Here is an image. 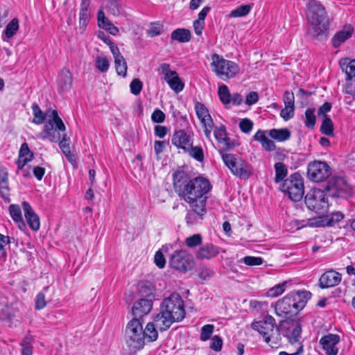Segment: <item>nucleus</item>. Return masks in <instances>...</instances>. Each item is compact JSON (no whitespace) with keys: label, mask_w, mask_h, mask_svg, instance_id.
I'll use <instances>...</instances> for the list:
<instances>
[{"label":"nucleus","mask_w":355,"mask_h":355,"mask_svg":"<svg viewBox=\"0 0 355 355\" xmlns=\"http://www.w3.org/2000/svg\"><path fill=\"white\" fill-rule=\"evenodd\" d=\"M114 64L117 74L123 77L126 76L128 67L124 58L115 60Z\"/></svg>","instance_id":"49530a36"},{"label":"nucleus","mask_w":355,"mask_h":355,"mask_svg":"<svg viewBox=\"0 0 355 355\" xmlns=\"http://www.w3.org/2000/svg\"><path fill=\"white\" fill-rule=\"evenodd\" d=\"M138 292L142 297L152 298L155 297V286L149 281H141L138 284Z\"/></svg>","instance_id":"cd10ccee"},{"label":"nucleus","mask_w":355,"mask_h":355,"mask_svg":"<svg viewBox=\"0 0 355 355\" xmlns=\"http://www.w3.org/2000/svg\"><path fill=\"white\" fill-rule=\"evenodd\" d=\"M343 218L344 214L342 212L337 211L332 213L331 215L325 216L326 226H333L340 221Z\"/></svg>","instance_id":"a18cd8bd"},{"label":"nucleus","mask_w":355,"mask_h":355,"mask_svg":"<svg viewBox=\"0 0 355 355\" xmlns=\"http://www.w3.org/2000/svg\"><path fill=\"white\" fill-rule=\"evenodd\" d=\"M306 8V18L311 26L309 35L318 40L327 38L329 18L324 6L319 1L309 0Z\"/></svg>","instance_id":"f03ea898"},{"label":"nucleus","mask_w":355,"mask_h":355,"mask_svg":"<svg viewBox=\"0 0 355 355\" xmlns=\"http://www.w3.org/2000/svg\"><path fill=\"white\" fill-rule=\"evenodd\" d=\"M165 114L159 109H156L151 115V120L154 123H160L165 120Z\"/></svg>","instance_id":"69168bd1"},{"label":"nucleus","mask_w":355,"mask_h":355,"mask_svg":"<svg viewBox=\"0 0 355 355\" xmlns=\"http://www.w3.org/2000/svg\"><path fill=\"white\" fill-rule=\"evenodd\" d=\"M311 293L307 291H298L287 294L277 302L275 313L279 316L295 315L306 306Z\"/></svg>","instance_id":"7ed1b4c3"},{"label":"nucleus","mask_w":355,"mask_h":355,"mask_svg":"<svg viewBox=\"0 0 355 355\" xmlns=\"http://www.w3.org/2000/svg\"><path fill=\"white\" fill-rule=\"evenodd\" d=\"M159 327L157 324L156 321V315L153 318V322H148L145 329H143L144 332V340L145 338H147L148 341H155L158 338V331Z\"/></svg>","instance_id":"c85d7f7f"},{"label":"nucleus","mask_w":355,"mask_h":355,"mask_svg":"<svg viewBox=\"0 0 355 355\" xmlns=\"http://www.w3.org/2000/svg\"><path fill=\"white\" fill-rule=\"evenodd\" d=\"M169 265L180 272L191 270L194 266L193 256L185 250H175L171 256Z\"/></svg>","instance_id":"4468645a"},{"label":"nucleus","mask_w":355,"mask_h":355,"mask_svg":"<svg viewBox=\"0 0 355 355\" xmlns=\"http://www.w3.org/2000/svg\"><path fill=\"white\" fill-rule=\"evenodd\" d=\"M80 26L85 27L90 18V12L89 10H80Z\"/></svg>","instance_id":"774afa93"},{"label":"nucleus","mask_w":355,"mask_h":355,"mask_svg":"<svg viewBox=\"0 0 355 355\" xmlns=\"http://www.w3.org/2000/svg\"><path fill=\"white\" fill-rule=\"evenodd\" d=\"M252 5H241L236 8L232 10L229 16L232 18L241 17L246 16L251 10Z\"/></svg>","instance_id":"e433bc0d"},{"label":"nucleus","mask_w":355,"mask_h":355,"mask_svg":"<svg viewBox=\"0 0 355 355\" xmlns=\"http://www.w3.org/2000/svg\"><path fill=\"white\" fill-rule=\"evenodd\" d=\"M342 275L334 270L324 272L319 279V286L321 288H329L337 286L341 281Z\"/></svg>","instance_id":"aec40b11"},{"label":"nucleus","mask_w":355,"mask_h":355,"mask_svg":"<svg viewBox=\"0 0 355 355\" xmlns=\"http://www.w3.org/2000/svg\"><path fill=\"white\" fill-rule=\"evenodd\" d=\"M218 96L220 98V100L224 103V104H228L231 102V94L229 92L228 87L223 85L218 87Z\"/></svg>","instance_id":"37998d69"},{"label":"nucleus","mask_w":355,"mask_h":355,"mask_svg":"<svg viewBox=\"0 0 355 355\" xmlns=\"http://www.w3.org/2000/svg\"><path fill=\"white\" fill-rule=\"evenodd\" d=\"M277 330H279L291 343H295L297 346V350L294 352H280L279 355H300L303 352V345L299 342L302 327L298 320L288 317L279 322Z\"/></svg>","instance_id":"39448f33"},{"label":"nucleus","mask_w":355,"mask_h":355,"mask_svg":"<svg viewBox=\"0 0 355 355\" xmlns=\"http://www.w3.org/2000/svg\"><path fill=\"white\" fill-rule=\"evenodd\" d=\"M279 326V324L277 325L275 318L269 315L265 316L263 320L254 322L252 324V329L259 331L267 343L270 341L276 343L274 340H277V338L275 335L277 333L282 334L279 330H277Z\"/></svg>","instance_id":"f8f14e48"},{"label":"nucleus","mask_w":355,"mask_h":355,"mask_svg":"<svg viewBox=\"0 0 355 355\" xmlns=\"http://www.w3.org/2000/svg\"><path fill=\"white\" fill-rule=\"evenodd\" d=\"M184 152L188 153L190 157L195 159L196 161L199 162H202L204 161V152L202 147L200 146H193L192 144L191 147L188 148V150Z\"/></svg>","instance_id":"c9c22d12"},{"label":"nucleus","mask_w":355,"mask_h":355,"mask_svg":"<svg viewBox=\"0 0 355 355\" xmlns=\"http://www.w3.org/2000/svg\"><path fill=\"white\" fill-rule=\"evenodd\" d=\"M263 259L261 257H256L251 256H246L240 260V262H243L245 264L250 266H259L263 263Z\"/></svg>","instance_id":"6e6d98bb"},{"label":"nucleus","mask_w":355,"mask_h":355,"mask_svg":"<svg viewBox=\"0 0 355 355\" xmlns=\"http://www.w3.org/2000/svg\"><path fill=\"white\" fill-rule=\"evenodd\" d=\"M184 301L178 293H171L160 305L159 312L156 315L157 324L160 331H165L177 322L185 317Z\"/></svg>","instance_id":"f257e3e1"},{"label":"nucleus","mask_w":355,"mask_h":355,"mask_svg":"<svg viewBox=\"0 0 355 355\" xmlns=\"http://www.w3.org/2000/svg\"><path fill=\"white\" fill-rule=\"evenodd\" d=\"M287 283V282H284L270 288L267 293L268 295L272 297L279 296L285 291Z\"/></svg>","instance_id":"09e8293b"},{"label":"nucleus","mask_w":355,"mask_h":355,"mask_svg":"<svg viewBox=\"0 0 355 355\" xmlns=\"http://www.w3.org/2000/svg\"><path fill=\"white\" fill-rule=\"evenodd\" d=\"M320 132L322 134L329 137L334 135V123L327 115H324L323 117L322 123L320 126Z\"/></svg>","instance_id":"f704fd0d"},{"label":"nucleus","mask_w":355,"mask_h":355,"mask_svg":"<svg viewBox=\"0 0 355 355\" xmlns=\"http://www.w3.org/2000/svg\"><path fill=\"white\" fill-rule=\"evenodd\" d=\"M344 92L352 98H355V80H353V78L346 77Z\"/></svg>","instance_id":"603ef678"},{"label":"nucleus","mask_w":355,"mask_h":355,"mask_svg":"<svg viewBox=\"0 0 355 355\" xmlns=\"http://www.w3.org/2000/svg\"><path fill=\"white\" fill-rule=\"evenodd\" d=\"M153 304L152 298H141L137 300L132 308V315L142 320L143 317L151 311Z\"/></svg>","instance_id":"6ab92c4d"},{"label":"nucleus","mask_w":355,"mask_h":355,"mask_svg":"<svg viewBox=\"0 0 355 355\" xmlns=\"http://www.w3.org/2000/svg\"><path fill=\"white\" fill-rule=\"evenodd\" d=\"M315 109L308 108L305 112V126L309 129L315 127L316 118L315 116Z\"/></svg>","instance_id":"a19ab883"},{"label":"nucleus","mask_w":355,"mask_h":355,"mask_svg":"<svg viewBox=\"0 0 355 355\" xmlns=\"http://www.w3.org/2000/svg\"><path fill=\"white\" fill-rule=\"evenodd\" d=\"M187 191L183 199L189 204H199L200 207L206 205L207 194L211 190V185L209 181L203 177H197L189 182Z\"/></svg>","instance_id":"20e7f679"},{"label":"nucleus","mask_w":355,"mask_h":355,"mask_svg":"<svg viewBox=\"0 0 355 355\" xmlns=\"http://www.w3.org/2000/svg\"><path fill=\"white\" fill-rule=\"evenodd\" d=\"M281 190L287 193L292 200L300 201L304 193L303 178L298 173L291 175L289 178L284 180L281 185Z\"/></svg>","instance_id":"9d476101"},{"label":"nucleus","mask_w":355,"mask_h":355,"mask_svg":"<svg viewBox=\"0 0 355 355\" xmlns=\"http://www.w3.org/2000/svg\"><path fill=\"white\" fill-rule=\"evenodd\" d=\"M275 182L278 183L282 181L287 175V168L282 162H277L275 164Z\"/></svg>","instance_id":"58836bf2"},{"label":"nucleus","mask_w":355,"mask_h":355,"mask_svg":"<svg viewBox=\"0 0 355 355\" xmlns=\"http://www.w3.org/2000/svg\"><path fill=\"white\" fill-rule=\"evenodd\" d=\"M340 343V336L337 334H329L322 336L320 343L327 355H336L338 353L337 345Z\"/></svg>","instance_id":"a211bd4d"},{"label":"nucleus","mask_w":355,"mask_h":355,"mask_svg":"<svg viewBox=\"0 0 355 355\" xmlns=\"http://www.w3.org/2000/svg\"><path fill=\"white\" fill-rule=\"evenodd\" d=\"M130 87L132 94L138 95L143 88V83L139 78H134L130 83Z\"/></svg>","instance_id":"052dcab7"},{"label":"nucleus","mask_w":355,"mask_h":355,"mask_svg":"<svg viewBox=\"0 0 355 355\" xmlns=\"http://www.w3.org/2000/svg\"><path fill=\"white\" fill-rule=\"evenodd\" d=\"M295 112V107H288L284 105V108L281 110L280 116L284 121H288L293 117Z\"/></svg>","instance_id":"e2e57ef3"},{"label":"nucleus","mask_w":355,"mask_h":355,"mask_svg":"<svg viewBox=\"0 0 355 355\" xmlns=\"http://www.w3.org/2000/svg\"><path fill=\"white\" fill-rule=\"evenodd\" d=\"M99 27L107 31L110 34L116 35L119 33V29L112 24L110 20L105 17H103V19L99 18Z\"/></svg>","instance_id":"ea45409f"},{"label":"nucleus","mask_w":355,"mask_h":355,"mask_svg":"<svg viewBox=\"0 0 355 355\" xmlns=\"http://www.w3.org/2000/svg\"><path fill=\"white\" fill-rule=\"evenodd\" d=\"M14 241V238L8 236H5L0 233V260L5 258L6 256V250L5 247Z\"/></svg>","instance_id":"79ce46f5"},{"label":"nucleus","mask_w":355,"mask_h":355,"mask_svg":"<svg viewBox=\"0 0 355 355\" xmlns=\"http://www.w3.org/2000/svg\"><path fill=\"white\" fill-rule=\"evenodd\" d=\"M18 28L19 21L17 18H14L7 24L3 33L7 38L10 39L16 34Z\"/></svg>","instance_id":"4c0bfd02"},{"label":"nucleus","mask_w":355,"mask_h":355,"mask_svg":"<svg viewBox=\"0 0 355 355\" xmlns=\"http://www.w3.org/2000/svg\"><path fill=\"white\" fill-rule=\"evenodd\" d=\"M219 248L212 243L201 246L196 253L198 259H211L219 254Z\"/></svg>","instance_id":"5701e85b"},{"label":"nucleus","mask_w":355,"mask_h":355,"mask_svg":"<svg viewBox=\"0 0 355 355\" xmlns=\"http://www.w3.org/2000/svg\"><path fill=\"white\" fill-rule=\"evenodd\" d=\"M214 134L216 139L219 142L222 143L223 141L227 137L226 128L224 125H221L219 127H216L214 131Z\"/></svg>","instance_id":"4d7b16f0"},{"label":"nucleus","mask_w":355,"mask_h":355,"mask_svg":"<svg viewBox=\"0 0 355 355\" xmlns=\"http://www.w3.org/2000/svg\"><path fill=\"white\" fill-rule=\"evenodd\" d=\"M171 143L177 148L182 149L184 152L188 150V148L191 147L193 144V139L184 130H178L173 132Z\"/></svg>","instance_id":"f3484780"},{"label":"nucleus","mask_w":355,"mask_h":355,"mask_svg":"<svg viewBox=\"0 0 355 355\" xmlns=\"http://www.w3.org/2000/svg\"><path fill=\"white\" fill-rule=\"evenodd\" d=\"M202 238L200 234H193L185 239V244L190 248H196L202 244Z\"/></svg>","instance_id":"c03bdc74"},{"label":"nucleus","mask_w":355,"mask_h":355,"mask_svg":"<svg viewBox=\"0 0 355 355\" xmlns=\"http://www.w3.org/2000/svg\"><path fill=\"white\" fill-rule=\"evenodd\" d=\"M110 67L108 60L105 57L97 56L96 58V67L101 72H106Z\"/></svg>","instance_id":"3c124183"},{"label":"nucleus","mask_w":355,"mask_h":355,"mask_svg":"<svg viewBox=\"0 0 355 355\" xmlns=\"http://www.w3.org/2000/svg\"><path fill=\"white\" fill-rule=\"evenodd\" d=\"M0 196L6 202L10 201L8 173L6 168L0 167Z\"/></svg>","instance_id":"393cba45"},{"label":"nucleus","mask_w":355,"mask_h":355,"mask_svg":"<svg viewBox=\"0 0 355 355\" xmlns=\"http://www.w3.org/2000/svg\"><path fill=\"white\" fill-rule=\"evenodd\" d=\"M191 209L189 210L186 215V221L188 225H193L198 220L202 219V216L207 213L206 205L200 207L199 204H189Z\"/></svg>","instance_id":"4be33fe9"},{"label":"nucleus","mask_w":355,"mask_h":355,"mask_svg":"<svg viewBox=\"0 0 355 355\" xmlns=\"http://www.w3.org/2000/svg\"><path fill=\"white\" fill-rule=\"evenodd\" d=\"M220 154L225 166L235 176L248 180L252 175L251 165L243 158L231 153L220 152Z\"/></svg>","instance_id":"0eeeda50"},{"label":"nucleus","mask_w":355,"mask_h":355,"mask_svg":"<svg viewBox=\"0 0 355 355\" xmlns=\"http://www.w3.org/2000/svg\"><path fill=\"white\" fill-rule=\"evenodd\" d=\"M9 212L15 222L22 218L21 208L17 205H10L9 206Z\"/></svg>","instance_id":"bf43d9fd"},{"label":"nucleus","mask_w":355,"mask_h":355,"mask_svg":"<svg viewBox=\"0 0 355 355\" xmlns=\"http://www.w3.org/2000/svg\"><path fill=\"white\" fill-rule=\"evenodd\" d=\"M142 323L143 320L133 317L126 325V343L130 349L136 351L144 345Z\"/></svg>","instance_id":"6e6552de"},{"label":"nucleus","mask_w":355,"mask_h":355,"mask_svg":"<svg viewBox=\"0 0 355 355\" xmlns=\"http://www.w3.org/2000/svg\"><path fill=\"white\" fill-rule=\"evenodd\" d=\"M222 345V339L219 336H215L211 338L209 347L215 352H219L221 349Z\"/></svg>","instance_id":"338daca9"},{"label":"nucleus","mask_w":355,"mask_h":355,"mask_svg":"<svg viewBox=\"0 0 355 355\" xmlns=\"http://www.w3.org/2000/svg\"><path fill=\"white\" fill-rule=\"evenodd\" d=\"M211 60L213 71L222 80L234 78L239 72V67L235 62L227 60L217 53L211 55Z\"/></svg>","instance_id":"1a4fd4ad"},{"label":"nucleus","mask_w":355,"mask_h":355,"mask_svg":"<svg viewBox=\"0 0 355 355\" xmlns=\"http://www.w3.org/2000/svg\"><path fill=\"white\" fill-rule=\"evenodd\" d=\"M22 208L29 227L35 232L37 231L40 227L39 216L33 211L32 207L28 202L24 201L22 202Z\"/></svg>","instance_id":"412c9836"},{"label":"nucleus","mask_w":355,"mask_h":355,"mask_svg":"<svg viewBox=\"0 0 355 355\" xmlns=\"http://www.w3.org/2000/svg\"><path fill=\"white\" fill-rule=\"evenodd\" d=\"M269 135L278 141H285L290 139L291 132L287 128L271 129Z\"/></svg>","instance_id":"2f4dec72"},{"label":"nucleus","mask_w":355,"mask_h":355,"mask_svg":"<svg viewBox=\"0 0 355 355\" xmlns=\"http://www.w3.org/2000/svg\"><path fill=\"white\" fill-rule=\"evenodd\" d=\"M239 128L244 133H249L253 127V123L249 119H243L239 122Z\"/></svg>","instance_id":"680f3d73"},{"label":"nucleus","mask_w":355,"mask_h":355,"mask_svg":"<svg viewBox=\"0 0 355 355\" xmlns=\"http://www.w3.org/2000/svg\"><path fill=\"white\" fill-rule=\"evenodd\" d=\"M54 293V288L51 286H45L42 291L38 293L35 297V308L40 310L46 305V302L51 300L52 295Z\"/></svg>","instance_id":"b1692460"},{"label":"nucleus","mask_w":355,"mask_h":355,"mask_svg":"<svg viewBox=\"0 0 355 355\" xmlns=\"http://www.w3.org/2000/svg\"><path fill=\"white\" fill-rule=\"evenodd\" d=\"M32 110L34 115L33 122L35 124H42L46 117L49 118V115L51 114V111L49 110L45 113L43 112L37 103L33 104Z\"/></svg>","instance_id":"473e14b6"},{"label":"nucleus","mask_w":355,"mask_h":355,"mask_svg":"<svg viewBox=\"0 0 355 355\" xmlns=\"http://www.w3.org/2000/svg\"><path fill=\"white\" fill-rule=\"evenodd\" d=\"M171 38L172 40L185 43L191 40V35L189 29L177 28L171 33Z\"/></svg>","instance_id":"7c9ffc66"},{"label":"nucleus","mask_w":355,"mask_h":355,"mask_svg":"<svg viewBox=\"0 0 355 355\" xmlns=\"http://www.w3.org/2000/svg\"><path fill=\"white\" fill-rule=\"evenodd\" d=\"M173 180L175 192L183 198L191 181L189 174L184 171H177L173 174Z\"/></svg>","instance_id":"dca6fc26"},{"label":"nucleus","mask_w":355,"mask_h":355,"mask_svg":"<svg viewBox=\"0 0 355 355\" xmlns=\"http://www.w3.org/2000/svg\"><path fill=\"white\" fill-rule=\"evenodd\" d=\"M165 81L168 84L171 89L173 90L176 94L180 92L184 89V84L180 78L177 73L176 75L171 76Z\"/></svg>","instance_id":"72a5a7b5"},{"label":"nucleus","mask_w":355,"mask_h":355,"mask_svg":"<svg viewBox=\"0 0 355 355\" xmlns=\"http://www.w3.org/2000/svg\"><path fill=\"white\" fill-rule=\"evenodd\" d=\"M328 196L333 198H348L352 195V189L342 177H334L324 186Z\"/></svg>","instance_id":"ddd939ff"},{"label":"nucleus","mask_w":355,"mask_h":355,"mask_svg":"<svg viewBox=\"0 0 355 355\" xmlns=\"http://www.w3.org/2000/svg\"><path fill=\"white\" fill-rule=\"evenodd\" d=\"M66 128L55 110L51 111L49 119L46 121L43 130L38 135V138L49 140L51 142H58L60 139V132L65 131Z\"/></svg>","instance_id":"423d86ee"},{"label":"nucleus","mask_w":355,"mask_h":355,"mask_svg":"<svg viewBox=\"0 0 355 355\" xmlns=\"http://www.w3.org/2000/svg\"><path fill=\"white\" fill-rule=\"evenodd\" d=\"M302 226H309L311 227H318L326 226V218L325 217L312 218L306 220L305 225Z\"/></svg>","instance_id":"de8ad7c7"},{"label":"nucleus","mask_w":355,"mask_h":355,"mask_svg":"<svg viewBox=\"0 0 355 355\" xmlns=\"http://www.w3.org/2000/svg\"><path fill=\"white\" fill-rule=\"evenodd\" d=\"M214 326L213 324H205L201 329L200 339L207 340L209 339L213 334Z\"/></svg>","instance_id":"13d9d810"},{"label":"nucleus","mask_w":355,"mask_h":355,"mask_svg":"<svg viewBox=\"0 0 355 355\" xmlns=\"http://www.w3.org/2000/svg\"><path fill=\"white\" fill-rule=\"evenodd\" d=\"M327 193L324 190L314 189L308 192L304 197V202L307 208L316 213H324L328 208Z\"/></svg>","instance_id":"9b49d317"},{"label":"nucleus","mask_w":355,"mask_h":355,"mask_svg":"<svg viewBox=\"0 0 355 355\" xmlns=\"http://www.w3.org/2000/svg\"><path fill=\"white\" fill-rule=\"evenodd\" d=\"M354 29L350 25L345 26L343 29L337 32L331 40L334 48H338L343 42L352 35Z\"/></svg>","instance_id":"a878e982"},{"label":"nucleus","mask_w":355,"mask_h":355,"mask_svg":"<svg viewBox=\"0 0 355 355\" xmlns=\"http://www.w3.org/2000/svg\"><path fill=\"white\" fill-rule=\"evenodd\" d=\"M158 71L160 74L164 76V79L166 80L171 76L176 75V71H172L170 69V64L167 63H162L159 66Z\"/></svg>","instance_id":"8fccbe9b"},{"label":"nucleus","mask_w":355,"mask_h":355,"mask_svg":"<svg viewBox=\"0 0 355 355\" xmlns=\"http://www.w3.org/2000/svg\"><path fill=\"white\" fill-rule=\"evenodd\" d=\"M339 64L342 71L345 73L346 77L348 78L355 77V59L343 58L340 60Z\"/></svg>","instance_id":"c756f323"},{"label":"nucleus","mask_w":355,"mask_h":355,"mask_svg":"<svg viewBox=\"0 0 355 355\" xmlns=\"http://www.w3.org/2000/svg\"><path fill=\"white\" fill-rule=\"evenodd\" d=\"M195 110L196 112V115L199 119H201L204 117L209 116V113L208 109L205 107V105L200 102H197L195 105Z\"/></svg>","instance_id":"864d4df0"},{"label":"nucleus","mask_w":355,"mask_h":355,"mask_svg":"<svg viewBox=\"0 0 355 355\" xmlns=\"http://www.w3.org/2000/svg\"><path fill=\"white\" fill-rule=\"evenodd\" d=\"M33 353L31 338H25L21 343V355H31Z\"/></svg>","instance_id":"0e129e2a"},{"label":"nucleus","mask_w":355,"mask_h":355,"mask_svg":"<svg viewBox=\"0 0 355 355\" xmlns=\"http://www.w3.org/2000/svg\"><path fill=\"white\" fill-rule=\"evenodd\" d=\"M59 89L61 92L69 91L71 87L72 76L69 69H63L58 80Z\"/></svg>","instance_id":"bb28decb"},{"label":"nucleus","mask_w":355,"mask_h":355,"mask_svg":"<svg viewBox=\"0 0 355 355\" xmlns=\"http://www.w3.org/2000/svg\"><path fill=\"white\" fill-rule=\"evenodd\" d=\"M33 153L30 150L28 145L26 143L22 144L19 152V157L27 158L30 162L33 158Z\"/></svg>","instance_id":"5fc2aeb1"},{"label":"nucleus","mask_w":355,"mask_h":355,"mask_svg":"<svg viewBox=\"0 0 355 355\" xmlns=\"http://www.w3.org/2000/svg\"><path fill=\"white\" fill-rule=\"evenodd\" d=\"M331 173V168L325 162L315 160L307 166V177L315 182L326 180Z\"/></svg>","instance_id":"2eb2a0df"}]
</instances>
